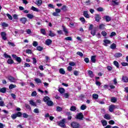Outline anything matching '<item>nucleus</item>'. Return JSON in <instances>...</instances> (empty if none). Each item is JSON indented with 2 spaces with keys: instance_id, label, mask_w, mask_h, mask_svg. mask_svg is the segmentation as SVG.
<instances>
[{
  "instance_id": "20",
  "label": "nucleus",
  "mask_w": 128,
  "mask_h": 128,
  "mask_svg": "<svg viewBox=\"0 0 128 128\" xmlns=\"http://www.w3.org/2000/svg\"><path fill=\"white\" fill-rule=\"evenodd\" d=\"M26 17L32 20L34 18V16L32 14H26Z\"/></svg>"
},
{
  "instance_id": "57",
  "label": "nucleus",
  "mask_w": 128,
  "mask_h": 128,
  "mask_svg": "<svg viewBox=\"0 0 128 128\" xmlns=\"http://www.w3.org/2000/svg\"><path fill=\"white\" fill-rule=\"evenodd\" d=\"M2 26H4V28H8V24L6 22L2 23Z\"/></svg>"
},
{
  "instance_id": "9",
  "label": "nucleus",
  "mask_w": 128,
  "mask_h": 128,
  "mask_svg": "<svg viewBox=\"0 0 128 128\" xmlns=\"http://www.w3.org/2000/svg\"><path fill=\"white\" fill-rule=\"evenodd\" d=\"M116 108V106L114 105H110L109 106V111L110 112H114V110Z\"/></svg>"
},
{
  "instance_id": "43",
  "label": "nucleus",
  "mask_w": 128,
  "mask_h": 128,
  "mask_svg": "<svg viewBox=\"0 0 128 128\" xmlns=\"http://www.w3.org/2000/svg\"><path fill=\"white\" fill-rule=\"evenodd\" d=\"M86 108V105L82 104V106H81L80 110H84Z\"/></svg>"
},
{
  "instance_id": "47",
  "label": "nucleus",
  "mask_w": 128,
  "mask_h": 128,
  "mask_svg": "<svg viewBox=\"0 0 128 128\" xmlns=\"http://www.w3.org/2000/svg\"><path fill=\"white\" fill-rule=\"evenodd\" d=\"M61 10L64 12H66V6L64 5L62 6Z\"/></svg>"
},
{
  "instance_id": "1",
  "label": "nucleus",
  "mask_w": 128,
  "mask_h": 128,
  "mask_svg": "<svg viewBox=\"0 0 128 128\" xmlns=\"http://www.w3.org/2000/svg\"><path fill=\"white\" fill-rule=\"evenodd\" d=\"M70 124L73 128H79L80 126V125L78 122H72Z\"/></svg>"
},
{
  "instance_id": "4",
  "label": "nucleus",
  "mask_w": 128,
  "mask_h": 128,
  "mask_svg": "<svg viewBox=\"0 0 128 128\" xmlns=\"http://www.w3.org/2000/svg\"><path fill=\"white\" fill-rule=\"evenodd\" d=\"M64 122H66V120L62 119L61 121H60L59 126H60L61 128H66V124Z\"/></svg>"
},
{
  "instance_id": "13",
  "label": "nucleus",
  "mask_w": 128,
  "mask_h": 128,
  "mask_svg": "<svg viewBox=\"0 0 128 128\" xmlns=\"http://www.w3.org/2000/svg\"><path fill=\"white\" fill-rule=\"evenodd\" d=\"M43 100L44 102L46 103L48 101L50 100V97H48V96H46L44 97Z\"/></svg>"
},
{
  "instance_id": "37",
  "label": "nucleus",
  "mask_w": 128,
  "mask_h": 128,
  "mask_svg": "<svg viewBox=\"0 0 128 128\" xmlns=\"http://www.w3.org/2000/svg\"><path fill=\"white\" fill-rule=\"evenodd\" d=\"M29 102H30V104H31V106H36V102H34V101H32V100H30Z\"/></svg>"
},
{
  "instance_id": "38",
  "label": "nucleus",
  "mask_w": 128,
  "mask_h": 128,
  "mask_svg": "<svg viewBox=\"0 0 128 128\" xmlns=\"http://www.w3.org/2000/svg\"><path fill=\"white\" fill-rule=\"evenodd\" d=\"M104 26H106V25H104V24H100L99 26V28L100 30H104Z\"/></svg>"
},
{
  "instance_id": "30",
  "label": "nucleus",
  "mask_w": 128,
  "mask_h": 128,
  "mask_svg": "<svg viewBox=\"0 0 128 128\" xmlns=\"http://www.w3.org/2000/svg\"><path fill=\"white\" fill-rule=\"evenodd\" d=\"M58 92H60V94H64V92H66V90H64V88H61L58 89Z\"/></svg>"
},
{
  "instance_id": "51",
  "label": "nucleus",
  "mask_w": 128,
  "mask_h": 128,
  "mask_svg": "<svg viewBox=\"0 0 128 128\" xmlns=\"http://www.w3.org/2000/svg\"><path fill=\"white\" fill-rule=\"evenodd\" d=\"M4 58H12V57L10 56L8 54H4Z\"/></svg>"
},
{
  "instance_id": "12",
  "label": "nucleus",
  "mask_w": 128,
  "mask_h": 128,
  "mask_svg": "<svg viewBox=\"0 0 128 128\" xmlns=\"http://www.w3.org/2000/svg\"><path fill=\"white\" fill-rule=\"evenodd\" d=\"M112 6H118L120 4V2H118V0H112Z\"/></svg>"
},
{
  "instance_id": "48",
  "label": "nucleus",
  "mask_w": 128,
  "mask_h": 128,
  "mask_svg": "<svg viewBox=\"0 0 128 128\" xmlns=\"http://www.w3.org/2000/svg\"><path fill=\"white\" fill-rule=\"evenodd\" d=\"M34 112L35 114H40V110H38V108H36L34 109Z\"/></svg>"
},
{
  "instance_id": "46",
  "label": "nucleus",
  "mask_w": 128,
  "mask_h": 128,
  "mask_svg": "<svg viewBox=\"0 0 128 128\" xmlns=\"http://www.w3.org/2000/svg\"><path fill=\"white\" fill-rule=\"evenodd\" d=\"M57 112H62V108L58 106L56 108Z\"/></svg>"
},
{
  "instance_id": "52",
  "label": "nucleus",
  "mask_w": 128,
  "mask_h": 128,
  "mask_svg": "<svg viewBox=\"0 0 128 128\" xmlns=\"http://www.w3.org/2000/svg\"><path fill=\"white\" fill-rule=\"evenodd\" d=\"M101 34L102 36H106V32L105 31H102L101 32Z\"/></svg>"
},
{
  "instance_id": "31",
  "label": "nucleus",
  "mask_w": 128,
  "mask_h": 128,
  "mask_svg": "<svg viewBox=\"0 0 128 128\" xmlns=\"http://www.w3.org/2000/svg\"><path fill=\"white\" fill-rule=\"evenodd\" d=\"M7 62H8V64H14V60H12V58H10L7 60Z\"/></svg>"
},
{
  "instance_id": "49",
  "label": "nucleus",
  "mask_w": 128,
  "mask_h": 128,
  "mask_svg": "<svg viewBox=\"0 0 128 128\" xmlns=\"http://www.w3.org/2000/svg\"><path fill=\"white\" fill-rule=\"evenodd\" d=\"M11 118H12V120H16V118H18V116H16V114H12L11 116Z\"/></svg>"
},
{
  "instance_id": "32",
  "label": "nucleus",
  "mask_w": 128,
  "mask_h": 128,
  "mask_svg": "<svg viewBox=\"0 0 128 128\" xmlns=\"http://www.w3.org/2000/svg\"><path fill=\"white\" fill-rule=\"evenodd\" d=\"M96 56H91V62H94V63L96 62Z\"/></svg>"
},
{
  "instance_id": "58",
  "label": "nucleus",
  "mask_w": 128,
  "mask_h": 128,
  "mask_svg": "<svg viewBox=\"0 0 128 128\" xmlns=\"http://www.w3.org/2000/svg\"><path fill=\"white\" fill-rule=\"evenodd\" d=\"M80 20L83 24H84L86 22V19H84V18H80Z\"/></svg>"
},
{
  "instance_id": "6",
  "label": "nucleus",
  "mask_w": 128,
  "mask_h": 128,
  "mask_svg": "<svg viewBox=\"0 0 128 128\" xmlns=\"http://www.w3.org/2000/svg\"><path fill=\"white\" fill-rule=\"evenodd\" d=\"M8 79L10 82H16V78L12 76H8Z\"/></svg>"
},
{
  "instance_id": "60",
  "label": "nucleus",
  "mask_w": 128,
  "mask_h": 128,
  "mask_svg": "<svg viewBox=\"0 0 128 128\" xmlns=\"http://www.w3.org/2000/svg\"><path fill=\"white\" fill-rule=\"evenodd\" d=\"M10 96L14 100H16V94L12 93L10 94Z\"/></svg>"
},
{
  "instance_id": "21",
  "label": "nucleus",
  "mask_w": 128,
  "mask_h": 128,
  "mask_svg": "<svg viewBox=\"0 0 128 128\" xmlns=\"http://www.w3.org/2000/svg\"><path fill=\"white\" fill-rule=\"evenodd\" d=\"M111 102L116 103L118 102V99L116 97H112L110 99Z\"/></svg>"
},
{
  "instance_id": "29",
  "label": "nucleus",
  "mask_w": 128,
  "mask_h": 128,
  "mask_svg": "<svg viewBox=\"0 0 128 128\" xmlns=\"http://www.w3.org/2000/svg\"><path fill=\"white\" fill-rule=\"evenodd\" d=\"M101 122L103 126H106V124H108V122H106V120H101Z\"/></svg>"
},
{
  "instance_id": "62",
  "label": "nucleus",
  "mask_w": 128,
  "mask_h": 128,
  "mask_svg": "<svg viewBox=\"0 0 128 128\" xmlns=\"http://www.w3.org/2000/svg\"><path fill=\"white\" fill-rule=\"evenodd\" d=\"M66 40H72V37H66L64 38Z\"/></svg>"
},
{
  "instance_id": "16",
  "label": "nucleus",
  "mask_w": 128,
  "mask_h": 128,
  "mask_svg": "<svg viewBox=\"0 0 128 128\" xmlns=\"http://www.w3.org/2000/svg\"><path fill=\"white\" fill-rule=\"evenodd\" d=\"M46 104H47V106H54V102L50 100L47 102H46Z\"/></svg>"
},
{
  "instance_id": "36",
  "label": "nucleus",
  "mask_w": 128,
  "mask_h": 128,
  "mask_svg": "<svg viewBox=\"0 0 128 128\" xmlns=\"http://www.w3.org/2000/svg\"><path fill=\"white\" fill-rule=\"evenodd\" d=\"M104 118H106V120H110V116L108 114H105L104 116Z\"/></svg>"
},
{
  "instance_id": "40",
  "label": "nucleus",
  "mask_w": 128,
  "mask_h": 128,
  "mask_svg": "<svg viewBox=\"0 0 128 128\" xmlns=\"http://www.w3.org/2000/svg\"><path fill=\"white\" fill-rule=\"evenodd\" d=\"M92 98L94 100H98V95L96 94H92Z\"/></svg>"
},
{
  "instance_id": "45",
  "label": "nucleus",
  "mask_w": 128,
  "mask_h": 128,
  "mask_svg": "<svg viewBox=\"0 0 128 128\" xmlns=\"http://www.w3.org/2000/svg\"><path fill=\"white\" fill-rule=\"evenodd\" d=\"M16 114V116H17V118H20V116H22V114L21 113V112H18Z\"/></svg>"
},
{
  "instance_id": "27",
  "label": "nucleus",
  "mask_w": 128,
  "mask_h": 128,
  "mask_svg": "<svg viewBox=\"0 0 128 128\" xmlns=\"http://www.w3.org/2000/svg\"><path fill=\"white\" fill-rule=\"evenodd\" d=\"M16 88V85L14 84H10L9 86V90H12V88Z\"/></svg>"
},
{
  "instance_id": "34",
  "label": "nucleus",
  "mask_w": 128,
  "mask_h": 128,
  "mask_svg": "<svg viewBox=\"0 0 128 128\" xmlns=\"http://www.w3.org/2000/svg\"><path fill=\"white\" fill-rule=\"evenodd\" d=\"M62 28H63V32H65L66 34H68V29H66V26H62Z\"/></svg>"
},
{
  "instance_id": "41",
  "label": "nucleus",
  "mask_w": 128,
  "mask_h": 128,
  "mask_svg": "<svg viewBox=\"0 0 128 128\" xmlns=\"http://www.w3.org/2000/svg\"><path fill=\"white\" fill-rule=\"evenodd\" d=\"M16 60L18 62V64H20L22 62V58L20 57H18L16 59Z\"/></svg>"
},
{
  "instance_id": "42",
  "label": "nucleus",
  "mask_w": 128,
  "mask_h": 128,
  "mask_svg": "<svg viewBox=\"0 0 128 128\" xmlns=\"http://www.w3.org/2000/svg\"><path fill=\"white\" fill-rule=\"evenodd\" d=\"M70 110L72 112H75V110H76V108L74 106H72L70 108Z\"/></svg>"
},
{
  "instance_id": "64",
  "label": "nucleus",
  "mask_w": 128,
  "mask_h": 128,
  "mask_svg": "<svg viewBox=\"0 0 128 128\" xmlns=\"http://www.w3.org/2000/svg\"><path fill=\"white\" fill-rule=\"evenodd\" d=\"M91 34H92L93 36H96V30H92Z\"/></svg>"
},
{
  "instance_id": "25",
  "label": "nucleus",
  "mask_w": 128,
  "mask_h": 128,
  "mask_svg": "<svg viewBox=\"0 0 128 128\" xmlns=\"http://www.w3.org/2000/svg\"><path fill=\"white\" fill-rule=\"evenodd\" d=\"M59 72L60 74H66V71L64 70V68H60L59 70Z\"/></svg>"
},
{
  "instance_id": "8",
  "label": "nucleus",
  "mask_w": 128,
  "mask_h": 128,
  "mask_svg": "<svg viewBox=\"0 0 128 128\" xmlns=\"http://www.w3.org/2000/svg\"><path fill=\"white\" fill-rule=\"evenodd\" d=\"M8 110H10V108H14V103L12 102H10L6 106Z\"/></svg>"
},
{
  "instance_id": "23",
  "label": "nucleus",
  "mask_w": 128,
  "mask_h": 128,
  "mask_svg": "<svg viewBox=\"0 0 128 128\" xmlns=\"http://www.w3.org/2000/svg\"><path fill=\"white\" fill-rule=\"evenodd\" d=\"M40 34L44 36H46V29L41 28L40 29Z\"/></svg>"
},
{
  "instance_id": "7",
  "label": "nucleus",
  "mask_w": 128,
  "mask_h": 128,
  "mask_svg": "<svg viewBox=\"0 0 128 128\" xmlns=\"http://www.w3.org/2000/svg\"><path fill=\"white\" fill-rule=\"evenodd\" d=\"M1 36L4 40H6V32H2L0 33Z\"/></svg>"
},
{
  "instance_id": "56",
  "label": "nucleus",
  "mask_w": 128,
  "mask_h": 128,
  "mask_svg": "<svg viewBox=\"0 0 128 128\" xmlns=\"http://www.w3.org/2000/svg\"><path fill=\"white\" fill-rule=\"evenodd\" d=\"M8 44L11 46H16V44H14V42H8Z\"/></svg>"
},
{
  "instance_id": "28",
  "label": "nucleus",
  "mask_w": 128,
  "mask_h": 128,
  "mask_svg": "<svg viewBox=\"0 0 128 128\" xmlns=\"http://www.w3.org/2000/svg\"><path fill=\"white\" fill-rule=\"evenodd\" d=\"M31 10H33L34 12H40V10H38V8L32 6L31 8Z\"/></svg>"
},
{
  "instance_id": "26",
  "label": "nucleus",
  "mask_w": 128,
  "mask_h": 128,
  "mask_svg": "<svg viewBox=\"0 0 128 128\" xmlns=\"http://www.w3.org/2000/svg\"><path fill=\"white\" fill-rule=\"evenodd\" d=\"M115 66L116 67L118 68H120V64H118V61L115 60L113 62Z\"/></svg>"
},
{
  "instance_id": "14",
  "label": "nucleus",
  "mask_w": 128,
  "mask_h": 128,
  "mask_svg": "<svg viewBox=\"0 0 128 128\" xmlns=\"http://www.w3.org/2000/svg\"><path fill=\"white\" fill-rule=\"evenodd\" d=\"M48 36H51V38H52L54 36H56V34L54 32H53L52 31L50 30Z\"/></svg>"
},
{
  "instance_id": "18",
  "label": "nucleus",
  "mask_w": 128,
  "mask_h": 128,
  "mask_svg": "<svg viewBox=\"0 0 128 128\" xmlns=\"http://www.w3.org/2000/svg\"><path fill=\"white\" fill-rule=\"evenodd\" d=\"M88 72L90 78H94V72H92V71L89 70L88 71Z\"/></svg>"
},
{
  "instance_id": "10",
  "label": "nucleus",
  "mask_w": 128,
  "mask_h": 128,
  "mask_svg": "<svg viewBox=\"0 0 128 128\" xmlns=\"http://www.w3.org/2000/svg\"><path fill=\"white\" fill-rule=\"evenodd\" d=\"M83 16L86 18H90V15L88 14V11H84Z\"/></svg>"
},
{
  "instance_id": "59",
  "label": "nucleus",
  "mask_w": 128,
  "mask_h": 128,
  "mask_svg": "<svg viewBox=\"0 0 128 128\" xmlns=\"http://www.w3.org/2000/svg\"><path fill=\"white\" fill-rule=\"evenodd\" d=\"M52 16H60V14H58V13L56 12H53Z\"/></svg>"
},
{
  "instance_id": "17",
  "label": "nucleus",
  "mask_w": 128,
  "mask_h": 128,
  "mask_svg": "<svg viewBox=\"0 0 128 128\" xmlns=\"http://www.w3.org/2000/svg\"><path fill=\"white\" fill-rule=\"evenodd\" d=\"M114 58H120L121 56H122V54L120 52H117L114 55Z\"/></svg>"
},
{
  "instance_id": "39",
  "label": "nucleus",
  "mask_w": 128,
  "mask_h": 128,
  "mask_svg": "<svg viewBox=\"0 0 128 128\" xmlns=\"http://www.w3.org/2000/svg\"><path fill=\"white\" fill-rule=\"evenodd\" d=\"M110 48H112V50H114V48H116V44L114 43H113L112 44H111V46H110Z\"/></svg>"
},
{
  "instance_id": "11",
  "label": "nucleus",
  "mask_w": 128,
  "mask_h": 128,
  "mask_svg": "<svg viewBox=\"0 0 128 128\" xmlns=\"http://www.w3.org/2000/svg\"><path fill=\"white\" fill-rule=\"evenodd\" d=\"M35 4H36L38 6H42V0H36V2H34Z\"/></svg>"
},
{
  "instance_id": "61",
  "label": "nucleus",
  "mask_w": 128,
  "mask_h": 128,
  "mask_svg": "<svg viewBox=\"0 0 128 128\" xmlns=\"http://www.w3.org/2000/svg\"><path fill=\"white\" fill-rule=\"evenodd\" d=\"M22 116L25 118H28V115L26 113H24Z\"/></svg>"
},
{
  "instance_id": "3",
  "label": "nucleus",
  "mask_w": 128,
  "mask_h": 128,
  "mask_svg": "<svg viewBox=\"0 0 128 128\" xmlns=\"http://www.w3.org/2000/svg\"><path fill=\"white\" fill-rule=\"evenodd\" d=\"M95 20L96 22H98L100 20H102V16L98 14H95V16H94Z\"/></svg>"
},
{
  "instance_id": "55",
  "label": "nucleus",
  "mask_w": 128,
  "mask_h": 128,
  "mask_svg": "<svg viewBox=\"0 0 128 128\" xmlns=\"http://www.w3.org/2000/svg\"><path fill=\"white\" fill-rule=\"evenodd\" d=\"M38 44L36 42V41H34L33 42V44H32V45H33V46H38Z\"/></svg>"
},
{
  "instance_id": "35",
  "label": "nucleus",
  "mask_w": 128,
  "mask_h": 128,
  "mask_svg": "<svg viewBox=\"0 0 128 128\" xmlns=\"http://www.w3.org/2000/svg\"><path fill=\"white\" fill-rule=\"evenodd\" d=\"M34 81L36 84H42V80L38 78H36L34 79Z\"/></svg>"
},
{
  "instance_id": "50",
  "label": "nucleus",
  "mask_w": 128,
  "mask_h": 128,
  "mask_svg": "<svg viewBox=\"0 0 128 128\" xmlns=\"http://www.w3.org/2000/svg\"><path fill=\"white\" fill-rule=\"evenodd\" d=\"M116 36V32H112L110 34V37L112 38V36Z\"/></svg>"
},
{
  "instance_id": "54",
  "label": "nucleus",
  "mask_w": 128,
  "mask_h": 128,
  "mask_svg": "<svg viewBox=\"0 0 128 128\" xmlns=\"http://www.w3.org/2000/svg\"><path fill=\"white\" fill-rule=\"evenodd\" d=\"M32 96H36V92L34 91L31 94Z\"/></svg>"
},
{
  "instance_id": "22",
  "label": "nucleus",
  "mask_w": 128,
  "mask_h": 128,
  "mask_svg": "<svg viewBox=\"0 0 128 128\" xmlns=\"http://www.w3.org/2000/svg\"><path fill=\"white\" fill-rule=\"evenodd\" d=\"M122 80L124 82H128V78L126 76H123L122 78Z\"/></svg>"
},
{
  "instance_id": "2",
  "label": "nucleus",
  "mask_w": 128,
  "mask_h": 128,
  "mask_svg": "<svg viewBox=\"0 0 128 128\" xmlns=\"http://www.w3.org/2000/svg\"><path fill=\"white\" fill-rule=\"evenodd\" d=\"M76 118L77 120H82L84 118V114L82 112L78 113L76 116Z\"/></svg>"
},
{
  "instance_id": "63",
  "label": "nucleus",
  "mask_w": 128,
  "mask_h": 128,
  "mask_svg": "<svg viewBox=\"0 0 128 128\" xmlns=\"http://www.w3.org/2000/svg\"><path fill=\"white\" fill-rule=\"evenodd\" d=\"M98 12H102L104 10V8L100 7L97 8Z\"/></svg>"
},
{
  "instance_id": "15",
  "label": "nucleus",
  "mask_w": 128,
  "mask_h": 128,
  "mask_svg": "<svg viewBox=\"0 0 128 128\" xmlns=\"http://www.w3.org/2000/svg\"><path fill=\"white\" fill-rule=\"evenodd\" d=\"M52 42V41L50 39H47L46 41V46H50Z\"/></svg>"
},
{
  "instance_id": "53",
  "label": "nucleus",
  "mask_w": 128,
  "mask_h": 128,
  "mask_svg": "<svg viewBox=\"0 0 128 128\" xmlns=\"http://www.w3.org/2000/svg\"><path fill=\"white\" fill-rule=\"evenodd\" d=\"M7 16L8 17V18H9V20H12V16H11L10 14H6Z\"/></svg>"
},
{
  "instance_id": "33",
  "label": "nucleus",
  "mask_w": 128,
  "mask_h": 128,
  "mask_svg": "<svg viewBox=\"0 0 128 128\" xmlns=\"http://www.w3.org/2000/svg\"><path fill=\"white\" fill-rule=\"evenodd\" d=\"M44 50V48L40 46H38L36 47V50H38V52H42Z\"/></svg>"
},
{
  "instance_id": "24",
  "label": "nucleus",
  "mask_w": 128,
  "mask_h": 128,
  "mask_svg": "<svg viewBox=\"0 0 128 128\" xmlns=\"http://www.w3.org/2000/svg\"><path fill=\"white\" fill-rule=\"evenodd\" d=\"M104 18L107 22H110V20H112V18L110 17V16H105Z\"/></svg>"
},
{
  "instance_id": "5",
  "label": "nucleus",
  "mask_w": 128,
  "mask_h": 128,
  "mask_svg": "<svg viewBox=\"0 0 128 128\" xmlns=\"http://www.w3.org/2000/svg\"><path fill=\"white\" fill-rule=\"evenodd\" d=\"M20 22L23 24H26V22H28V19L26 17H22L20 18Z\"/></svg>"
},
{
  "instance_id": "44",
  "label": "nucleus",
  "mask_w": 128,
  "mask_h": 128,
  "mask_svg": "<svg viewBox=\"0 0 128 128\" xmlns=\"http://www.w3.org/2000/svg\"><path fill=\"white\" fill-rule=\"evenodd\" d=\"M76 54H78V56H81L82 58L84 56V54L80 52H78Z\"/></svg>"
},
{
  "instance_id": "19",
  "label": "nucleus",
  "mask_w": 128,
  "mask_h": 128,
  "mask_svg": "<svg viewBox=\"0 0 128 128\" xmlns=\"http://www.w3.org/2000/svg\"><path fill=\"white\" fill-rule=\"evenodd\" d=\"M0 92H2V94H6V87H4L2 88H0Z\"/></svg>"
}]
</instances>
